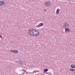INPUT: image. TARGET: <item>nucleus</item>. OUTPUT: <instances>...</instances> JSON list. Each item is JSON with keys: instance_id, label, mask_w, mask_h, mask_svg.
Returning <instances> with one entry per match:
<instances>
[{"instance_id": "obj_1", "label": "nucleus", "mask_w": 75, "mask_h": 75, "mask_svg": "<svg viewBox=\"0 0 75 75\" xmlns=\"http://www.w3.org/2000/svg\"><path fill=\"white\" fill-rule=\"evenodd\" d=\"M28 33L33 37H38L40 36L39 31L33 28L29 29L28 30Z\"/></svg>"}, {"instance_id": "obj_2", "label": "nucleus", "mask_w": 75, "mask_h": 75, "mask_svg": "<svg viewBox=\"0 0 75 75\" xmlns=\"http://www.w3.org/2000/svg\"><path fill=\"white\" fill-rule=\"evenodd\" d=\"M44 5L48 7L51 6V3L49 1H48L47 2H45L44 3Z\"/></svg>"}, {"instance_id": "obj_3", "label": "nucleus", "mask_w": 75, "mask_h": 75, "mask_svg": "<svg viewBox=\"0 0 75 75\" xmlns=\"http://www.w3.org/2000/svg\"><path fill=\"white\" fill-rule=\"evenodd\" d=\"M63 28H69V24L67 22H65L63 25Z\"/></svg>"}, {"instance_id": "obj_4", "label": "nucleus", "mask_w": 75, "mask_h": 75, "mask_svg": "<svg viewBox=\"0 0 75 75\" xmlns=\"http://www.w3.org/2000/svg\"><path fill=\"white\" fill-rule=\"evenodd\" d=\"M64 28L65 29V33H69L70 32V31H71V29L68 28Z\"/></svg>"}, {"instance_id": "obj_5", "label": "nucleus", "mask_w": 75, "mask_h": 75, "mask_svg": "<svg viewBox=\"0 0 75 75\" xmlns=\"http://www.w3.org/2000/svg\"><path fill=\"white\" fill-rule=\"evenodd\" d=\"M10 52H13L14 54H18V51L17 50H10Z\"/></svg>"}, {"instance_id": "obj_6", "label": "nucleus", "mask_w": 75, "mask_h": 75, "mask_svg": "<svg viewBox=\"0 0 75 75\" xmlns=\"http://www.w3.org/2000/svg\"><path fill=\"white\" fill-rule=\"evenodd\" d=\"M4 5V1H0V7H2Z\"/></svg>"}, {"instance_id": "obj_7", "label": "nucleus", "mask_w": 75, "mask_h": 75, "mask_svg": "<svg viewBox=\"0 0 75 75\" xmlns=\"http://www.w3.org/2000/svg\"><path fill=\"white\" fill-rule=\"evenodd\" d=\"M43 25V23H40L39 24V25L37 26H36V27H38V28H39V27H42Z\"/></svg>"}, {"instance_id": "obj_8", "label": "nucleus", "mask_w": 75, "mask_h": 75, "mask_svg": "<svg viewBox=\"0 0 75 75\" xmlns=\"http://www.w3.org/2000/svg\"><path fill=\"white\" fill-rule=\"evenodd\" d=\"M60 11V9L59 8H57L56 11V13L57 14H58L59 13Z\"/></svg>"}, {"instance_id": "obj_9", "label": "nucleus", "mask_w": 75, "mask_h": 75, "mask_svg": "<svg viewBox=\"0 0 75 75\" xmlns=\"http://www.w3.org/2000/svg\"><path fill=\"white\" fill-rule=\"evenodd\" d=\"M70 67L71 68H75V65L73 64H71L70 65Z\"/></svg>"}, {"instance_id": "obj_10", "label": "nucleus", "mask_w": 75, "mask_h": 75, "mask_svg": "<svg viewBox=\"0 0 75 75\" xmlns=\"http://www.w3.org/2000/svg\"><path fill=\"white\" fill-rule=\"evenodd\" d=\"M69 70L71 72H74V71H75V69H72V68H70Z\"/></svg>"}, {"instance_id": "obj_11", "label": "nucleus", "mask_w": 75, "mask_h": 75, "mask_svg": "<svg viewBox=\"0 0 75 75\" xmlns=\"http://www.w3.org/2000/svg\"><path fill=\"white\" fill-rule=\"evenodd\" d=\"M48 70L47 69H45L44 70V73H45V72H47V71H48Z\"/></svg>"}, {"instance_id": "obj_12", "label": "nucleus", "mask_w": 75, "mask_h": 75, "mask_svg": "<svg viewBox=\"0 0 75 75\" xmlns=\"http://www.w3.org/2000/svg\"><path fill=\"white\" fill-rule=\"evenodd\" d=\"M23 61H21L19 63V64H23Z\"/></svg>"}]
</instances>
